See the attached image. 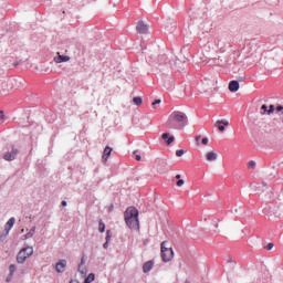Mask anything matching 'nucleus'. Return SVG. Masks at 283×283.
Wrapping results in <instances>:
<instances>
[{
	"label": "nucleus",
	"mask_w": 283,
	"mask_h": 283,
	"mask_svg": "<svg viewBox=\"0 0 283 283\" xmlns=\"http://www.w3.org/2000/svg\"><path fill=\"white\" fill-rule=\"evenodd\" d=\"M98 230L101 233H105V223H103V221H99Z\"/></svg>",
	"instance_id": "nucleus-22"
},
{
	"label": "nucleus",
	"mask_w": 283,
	"mask_h": 283,
	"mask_svg": "<svg viewBox=\"0 0 283 283\" xmlns=\"http://www.w3.org/2000/svg\"><path fill=\"white\" fill-rule=\"evenodd\" d=\"M214 227H216V229H218V223Z\"/></svg>",
	"instance_id": "nucleus-39"
},
{
	"label": "nucleus",
	"mask_w": 283,
	"mask_h": 283,
	"mask_svg": "<svg viewBox=\"0 0 283 283\" xmlns=\"http://www.w3.org/2000/svg\"><path fill=\"white\" fill-rule=\"evenodd\" d=\"M160 251L163 262H171L174 260V249L167 247V241L161 242Z\"/></svg>",
	"instance_id": "nucleus-3"
},
{
	"label": "nucleus",
	"mask_w": 283,
	"mask_h": 283,
	"mask_svg": "<svg viewBox=\"0 0 283 283\" xmlns=\"http://www.w3.org/2000/svg\"><path fill=\"white\" fill-rule=\"evenodd\" d=\"M261 114L264 115V114H269V106H266V104H263L261 106Z\"/></svg>",
	"instance_id": "nucleus-20"
},
{
	"label": "nucleus",
	"mask_w": 283,
	"mask_h": 283,
	"mask_svg": "<svg viewBox=\"0 0 283 283\" xmlns=\"http://www.w3.org/2000/svg\"><path fill=\"white\" fill-rule=\"evenodd\" d=\"M95 280L94 273L88 274V276L85 279L84 283H92Z\"/></svg>",
	"instance_id": "nucleus-19"
},
{
	"label": "nucleus",
	"mask_w": 283,
	"mask_h": 283,
	"mask_svg": "<svg viewBox=\"0 0 283 283\" xmlns=\"http://www.w3.org/2000/svg\"><path fill=\"white\" fill-rule=\"evenodd\" d=\"M34 233H36V227L30 229V231L24 235V240H30V238L34 237Z\"/></svg>",
	"instance_id": "nucleus-16"
},
{
	"label": "nucleus",
	"mask_w": 283,
	"mask_h": 283,
	"mask_svg": "<svg viewBox=\"0 0 283 283\" xmlns=\"http://www.w3.org/2000/svg\"><path fill=\"white\" fill-rule=\"evenodd\" d=\"M125 222L129 229H139L138 223V209L134 207H129L126 209L125 213Z\"/></svg>",
	"instance_id": "nucleus-2"
},
{
	"label": "nucleus",
	"mask_w": 283,
	"mask_h": 283,
	"mask_svg": "<svg viewBox=\"0 0 283 283\" xmlns=\"http://www.w3.org/2000/svg\"><path fill=\"white\" fill-rule=\"evenodd\" d=\"M176 179H177V180H180V175H176Z\"/></svg>",
	"instance_id": "nucleus-36"
},
{
	"label": "nucleus",
	"mask_w": 283,
	"mask_h": 283,
	"mask_svg": "<svg viewBox=\"0 0 283 283\" xmlns=\"http://www.w3.org/2000/svg\"><path fill=\"white\" fill-rule=\"evenodd\" d=\"M228 90L230 92H238L240 90V83L238 81H231L229 83Z\"/></svg>",
	"instance_id": "nucleus-12"
},
{
	"label": "nucleus",
	"mask_w": 283,
	"mask_h": 283,
	"mask_svg": "<svg viewBox=\"0 0 283 283\" xmlns=\"http://www.w3.org/2000/svg\"><path fill=\"white\" fill-rule=\"evenodd\" d=\"M249 169H253L255 167V161L251 160L248 163Z\"/></svg>",
	"instance_id": "nucleus-27"
},
{
	"label": "nucleus",
	"mask_w": 283,
	"mask_h": 283,
	"mask_svg": "<svg viewBox=\"0 0 283 283\" xmlns=\"http://www.w3.org/2000/svg\"><path fill=\"white\" fill-rule=\"evenodd\" d=\"M17 154H19V149L12 146L11 151L4 153L3 158L8 161L14 160L17 158Z\"/></svg>",
	"instance_id": "nucleus-5"
},
{
	"label": "nucleus",
	"mask_w": 283,
	"mask_h": 283,
	"mask_svg": "<svg viewBox=\"0 0 283 283\" xmlns=\"http://www.w3.org/2000/svg\"><path fill=\"white\" fill-rule=\"evenodd\" d=\"M14 222H17V220L14 218H10L8 220V222L4 226V230L7 231V233H10V229H12L14 227Z\"/></svg>",
	"instance_id": "nucleus-14"
},
{
	"label": "nucleus",
	"mask_w": 283,
	"mask_h": 283,
	"mask_svg": "<svg viewBox=\"0 0 283 283\" xmlns=\"http://www.w3.org/2000/svg\"><path fill=\"white\" fill-rule=\"evenodd\" d=\"M169 129H180L187 125V114L182 112H174L167 122Z\"/></svg>",
	"instance_id": "nucleus-1"
},
{
	"label": "nucleus",
	"mask_w": 283,
	"mask_h": 283,
	"mask_svg": "<svg viewBox=\"0 0 283 283\" xmlns=\"http://www.w3.org/2000/svg\"><path fill=\"white\" fill-rule=\"evenodd\" d=\"M202 145H209V138L205 137L201 139Z\"/></svg>",
	"instance_id": "nucleus-29"
},
{
	"label": "nucleus",
	"mask_w": 283,
	"mask_h": 283,
	"mask_svg": "<svg viewBox=\"0 0 283 283\" xmlns=\"http://www.w3.org/2000/svg\"><path fill=\"white\" fill-rule=\"evenodd\" d=\"M80 266H85V259L82 258Z\"/></svg>",
	"instance_id": "nucleus-32"
},
{
	"label": "nucleus",
	"mask_w": 283,
	"mask_h": 283,
	"mask_svg": "<svg viewBox=\"0 0 283 283\" xmlns=\"http://www.w3.org/2000/svg\"><path fill=\"white\" fill-rule=\"evenodd\" d=\"M206 159L208 160V163H213V161L218 160V154L214 151H208L206 154Z\"/></svg>",
	"instance_id": "nucleus-13"
},
{
	"label": "nucleus",
	"mask_w": 283,
	"mask_h": 283,
	"mask_svg": "<svg viewBox=\"0 0 283 283\" xmlns=\"http://www.w3.org/2000/svg\"><path fill=\"white\" fill-rule=\"evenodd\" d=\"M273 112H275V106L270 105V108L268 109V114L271 115V114H273Z\"/></svg>",
	"instance_id": "nucleus-25"
},
{
	"label": "nucleus",
	"mask_w": 283,
	"mask_h": 283,
	"mask_svg": "<svg viewBox=\"0 0 283 283\" xmlns=\"http://www.w3.org/2000/svg\"><path fill=\"white\" fill-rule=\"evenodd\" d=\"M53 61H54L55 63H67V61H70V56H67V55H61L60 53H57V56H55V57L53 59Z\"/></svg>",
	"instance_id": "nucleus-10"
},
{
	"label": "nucleus",
	"mask_w": 283,
	"mask_h": 283,
	"mask_svg": "<svg viewBox=\"0 0 283 283\" xmlns=\"http://www.w3.org/2000/svg\"><path fill=\"white\" fill-rule=\"evenodd\" d=\"M6 120V114H3V111H0V123H4Z\"/></svg>",
	"instance_id": "nucleus-24"
},
{
	"label": "nucleus",
	"mask_w": 283,
	"mask_h": 283,
	"mask_svg": "<svg viewBox=\"0 0 283 283\" xmlns=\"http://www.w3.org/2000/svg\"><path fill=\"white\" fill-rule=\"evenodd\" d=\"M214 126L219 129V132H224V127H229V120L227 119L217 120Z\"/></svg>",
	"instance_id": "nucleus-7"
},
{
	"label": "nucleus",
	"mask_w": 283,
	"mask_h": 283,
	"mask_svg": "<svg viewBox=\"0 0 283 283\" xmlns=\"http://www.w3.org/2000/svg\"><path fill=\"white\" fill-rule=\"evenodd\" d=\"M262 186H263V187H268V185H266V182H265V181H263V182H262Z\"/></svg>",
	"instance_id": "nucleus-37"
},
{
	"label": "nucleus",
	"mask_w": 283,
	"mask_h": 283,
	"mask_svg": "<svg viewBox=\"0 0 283 283\" xmlns=\"http://www.w3.org/2000/svg\"><path fill=\"white\" fill-rule=\"evenodd\" d=\"M134 156H135V160H138V161L142 160L140 155H138V150H135V151H134Z\"/></svg>",
	"instance_id": "nucleus-26"
},
{
	"label": "nucleus",
	"mask_w": 283,
	"mask_h": 283,
	"mask_svg": "<svg viewBox=\"0 0 283 283\" xmlns=\"http://www.w3.org/2000/svg\"><path fill=\"white\" fill-rule=\"evenodd\" d=\"M186 283H189V281H186Z\"/></svg>",
	"instance_id": "nucleus-40"
},
{
	"label": "nucleus",
	"mask_w": 283,
	"mask_h": 283,
	"mask_svg": "<svg viewBox=\"0 0 283 283\" xmlns=\"http://www.w3.org/2000/svg\"><path fill=\"white\" fill-rule=\"evenodd\" d=\"M62 207H67V201H62Z\"/></svg>",
	"instance_id": "nucleus-34"
},
{
	"label": "nucleus",
	"mask_w": 283,
	"mask_h": 283,
	"mask_svg": "<svg viewBox=\"0 0 283 283\" xmlns=\"http://www.w3.org/2000/svg\"><path fill=\"white\" fill-rule=\"evenodd\" d=\"M160 104V99H156L155 102H153V105H158Z\"/></svg>",
	"instance_id": "nucleus-33"
},
{
	"label": "nucleus",
	"mask_w": 283,
	"mask_h": 283,
	"mask_svg": "<svg viewBox=\"0 0 283 283\" xmlns=\"http://www.w3.org/2000/svg\"><path fill=\"white\" fill-rule=\"evenodd\" d=\"M78 271L81 275L83 276L87 275V269L84 265H78Z\"/></svg>",
	"instance_id": "nucleus-18"
},
{
	"label": "nucleus",
	"mask_w": 283,
	"mask_h": 283,
	"mask_svg": "<svg viewBox=\"0 0 283 283\" xmlns=\"http://www.w3.org/2000/svg\"><path fill=\"white\" fill-rule=\"evenodd\" d=\"M274 244L273 243H269L265 249L266 251H271L273 249Z\"/></svg>",
	"instance_id": "nucleus-31"
},
{
	"label": "nucleus",
	"mask_w": 283,
	"mask_h": 283,
	"mask_svg": "<svg viewBox=\"0 0 283 283\" xmlns=\"http://www.w3.org/2000/svg\"><path fill=\"white\" fill-rule=\"evenodd\" d=\"M65 266H67V261L61 260L56 263L55 270L57 273H63V271H65Z\"/></svg>",
	"instance_id": "nucleus-9"
},
{
	"label": "nucleus",
	"mask_w": 283,
	"mask_h": 283,
	"mask_svg": "<svg viewBox=\"0 0 283 283\" xmlns=\"http://www.w3.org/2000/svg\"><path fill=\"white\" fill-rule=\"evenodd\" d=\"M198 140H200V136H197V137H196V142H197V143H198Z\"/></svg>",
	"instance_id": "nucleus-38"
},
{
	"label": "nucleus",
	"mask_w": 283,
	"mask_h": 283,
	"mask_svg": "<svg viewBox=\"0 0 283 283\" xmlns=\"http://www.w3.org/2000/svg\"><path fill=\"white\" fill-rule=\"evenodd\" d=\"M151 269H154V261H147L144 263L143 271L145 273H149V271H151Z\"/></svg>",
	"instance_id": "nucleus-15"
},
{
	"label": "nucleus",
	"mask_w": 283,
	"mask_h": 283,
	"mask_svg": "<svg viewBox=\"0 0 283 283\" xmlns=\"http://www.w3.org/2000/svg\"><path fill=\"white\" fill-rule=\"evenodd\" d=\"M163 140H165V143L167 145H171V143H174L176 140V137H174V135L169 134V133H164L161 135Z\"/></svg>",
	"instance_id": "nucleus-8"
},
{
	"label": "nucleus",
	"mask_w": 283,
	"mask_h": 283,
	"mask_svg": "<svg viewBox=\"0 0 283 283\" xmlns=\"http://www.w3.org/2000/svg\"><path fill=\"white\" fill-rule=\"evenodd\" d=\"M9 271H10V275H13V274H14V271H17V265L11 264V265L9 266Z\"/></svg>",
	"instance_id": "nucleus-23"
},
{
	"label": "nucleus",
	"mask_w": 283,
	"mask_h": 283,
	"mask_svg": "<svg viewBox=\"0 0 283 283\" xmlns=\"http://www.w3.org/2000/svg\"><path fill=\"white\" fill-rule=\"evenodd\" d=\"M185 151L182 149H179L176 151V156H178V158H180V156H184Z\"/></svg>",
	"instance_id": "nucleus-28"
},
{
	"label": "nucleus",
	"mask_w": 283,
	"mask_h": 283,
	"mask_svg": "<svg viewBox=\"0 0 283 283\" xmlns=\"http://www.w3.org/2000/svg\"><path fill=\"white\" fill-rule=\"evenodd\" d=\"M182 185H185V180L179 179V180L177 181V187H182Z\"/></svg>",
	"instance_id": "nucleus-30"
},
{
	"label": "nucleus",
	"mask_w": 283,
	"mask_h": 283,
	"mask_svg": "<svg viewBox=\"0 0 283 283\" xmlns=\"http://www.w3.org/2000/svg\"><path fill=\"white\" fill-rule=\"evenodd\" d=\"M112 151H113L112 147H109V146L105 147L103 156H102L104 163H107V160H109V156H112Z\"/></svg>",
	"instance_id": "nucleus-11"
},
{
	"label": "nucleus",
	"mask_w": 283,
	"mask_h": 283,
	"mask_svg": "<svg viewBox=\"0 0 283 283\" xmlns=\"http://www.w3.org/2000/svg\"><path fill=\"white\" fill-rule=\"evenodd\" d=\"M109 238H112V235L109 234V230H107L106 242L103 244L104 249H107L109 247Z\"/></svg>",
	"instance_id": "nucleus-17"
},
{
	"label": "nucleus",
	"mask_w": 283,
	"mask_h": 283,
	"mask_svg": "<svg viewBox=\"0 0 283 283\" xmlns=\"http://www.w3.org/2000/svg\"><path fill=\"white\" fill-rule=\"evenodd\" d=\"M34 253V249L32 247H27L20 250V252L17 255V262L18 264H23L28 258H30Z\"/></svg>",
	"instance_id": "nucleus-4"
},
{
	"label": "nucleus",
	"mask_w": 283,
	"mask_h": 283,
	"mask_svg": "<svg viewBox=\"0 0 283 283\" xmlns=\"http://www.w3.org/2000/svg\"><path fill=\"white\" fill-rule=\"evenodd\" d=\"M136 30L139 34H147V32L149 31V27H147V24H145V22L139 21L137 23Z\"/></svg>",
	"instance_id": "nucleus-6"
},
{
	"label": "nucleus",
	"mask_w": 283,
	"mask_h": 283,
	"mask_svg": "<svg viewBox=\"0 0 283 283\" xmlns=\"http://www.w3.org/2000/svg\"><path fill=\"white\" fill-rule=\"evenodd\" d=\"M70 283H78L76 280H71Z\"/></svg>",
	"instance_id": "nucleus-35"
},
{
	"label": "nucleus",
	"mask_w": 283,
	"mask_h": 283,
	"mask_svg": "<svg viewBox=\"0 0 283 283\" xmlns=\"http://www.w3.org/2000/svg\"><path fill=\"white\" fill-rule=\"evenodd\" d=\"M133 103H134L135 105H143V98H140V97H134V98H133Z\"/></svg>",
	"instance_id": "nucleus-21"
}]
</instances>
